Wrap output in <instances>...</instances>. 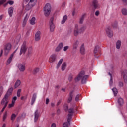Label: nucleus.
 <instances>
[{"label": "nucleus", "mask_w": 127, "mask_h": 127, "mask_svg": "<svg viewBox=\"0 0 127 127\" xmlns=\"http://www.w3.org/2000/svg\"><path fill=\"white\" fill-rule=\"evenodd\" d=\"M53 20H54V18L51 17L49 23L50 31L51 32H53L54 31V29H55V24L53 22Z\"/></svg>", "instance_id": "3"}, {"label": "nucleus", "mask_w": 127, "mask_h": 127, "mask_svg": "<svg viewBox=\"0 0 127 127\" xmlns=\"http://www.w3.org/2000/svg\"><path fill=\"white\" fill-rule=\"evenodd\" d=\"M15 118H16V115L15 114H12L11 116V121H14V120H15Z\"/></svg>", "instance_id": "42"}, {"label": "nucleus", "mask_w": 127, "mask_h": 127, "mask_svg": "<svg viewBox=\"0 0 127 127\" xmlns=\"http://www.w3.org/2000/svg\"><path fill=\"white\" fill-rule=\"evenodd\" d=\"M80 53L82 55H84V54L86 53V50H85V47L84 46V44H82L80 47Z\"/></svg>", "instance_id": "20"}, {"label": "nucleus", "mask_w": 127, "mask_h": 127, "mask_svg": "<svg viewBox=\"0 0 127 127\" xmlns=\"http://www.w3.org/2000/svg\"><path fill=\"white\" fill-rule=\"evenodd\" d=\"M106 33L108 37H113L114 35V33H113V31H112V28L111 27L108 26L106 27Z\"/></svg>", "instance_id": "7"}, {"label": "nucleus", "mask_w": 127, "mask_h": 127, "mask_svg": "<svg viewBox=\"0 0 127 127\" xmlns=\"http://www.w3.org/2000/svg\"><path fill=\"white\" fill-rule=\"evenodd\" d=\"M73 112H68L67 119V122H65L64 124L63 127H69V126L70 125V122H71L72 120V116H73Z\"/></svg>", "instance_id": "2"}, {"label": "nucleus", "mask_w": 127, "mask_h": 127, "mask_svg": "<svg viewBox=\"0 0 127 127\" xmlns=\"http://www.w3.org/2000/svg\"><path fill=\"white\" fill-rule=\"evenodd\" d=\"M92 5L95 9H99L101 7V5L98 2V0H93L92 1Z\"/></svg>", "instance_id": "9"}, {"label": "nucleus", "mask_w": 127, "mask_h": 127, "mask_svg": "<svg viewBox=\"0 0 127 127\" xmlns=\"http://www.w3.org/2000/svg\"><path fill=\"white\" fill-rule=\"evenodd\" d=\"M28 18H29V15H28L27 14L25 16V18L24 19V20L23 21L22 26L23 27L26 25V23H27V20H28Z\"/></svg>", "instance_id": "17"}, {"label": "nucleus", "mask_w": 127, "mask_h": 127, "mask_svg": "<svg viewBox=\"0 0 127 127\" xmlns=\"http://www.w3.org/2000/svg\"><path fill=\"white\" fill-rule=\"evenodd\" d=\"M117 103L120 107L123 106V105H124V99L121 97L118 98L117 99Z\"/></svg>", "instance_id": "18"}, {"label": "nucleus", "mask_w": 127, "mask_h": 127, "mask_svg": "<svg viewBox=\"0 0 127 127\" xmlns=\"http://www.w3.org/2000/svg\"><path fill=\"white\" fill-rule=\"evenodd\" d=\"M57 56L55 54H54L50 56L49 59V63H53V62H55L56 60Z\"/></svg>", "instance_id": "10"}, {"label": "nucleus", "mask_w": 127, "mask_h": 127, "mask_svg": "<svg viewBox=\"0 0 127 127\" xmlns=\"http://www.w3.org/2000/svg\"><path fill=\"white\" fill-rule=\"evenodd\" d=\"M122 13L123 15H127V9L123 8L122 10Z\"/></svg>", "instance_id": "38"}, {"label": "nucleus", "mask_w": 127, "mask_h": 127, "mask_svg": "<svg viewBox=\"0 0 127 127\" xmlns=\"http://www.w3.org/2000/svg\"><path fill=\"white\" fill-rule=\"evenodd\" d=\"M79 46V41L76 40L74 42L73 44V49L75 50L78 48V46Z\"/></svg>", "instance_id": "32"}, {"label": "nucleus", "mask_w": 127, "mask_h": 127, "mask_svg": "<svg viewBox=\"0 0 127 127\" xmlns=\"http://www.w3.org/2000/svg\"><path fill=\"white\" fill-rule=\"evenodd\" d=\"M99 48H100V47L98 45H96L95 47V48L94 50V53L95 56V57H96V58H98L99 57V56H97V55H98V52H99Z\"/></svg>", "instance_id": "19"}, {"label": "nucleus", "mask_w": 127, "mask_h": 127, "mask_svg": "<svg viewBox=\"0 0 127 127\" xmlns=\"http://www.w3.org/2000/svg\"><path fill=\"white\" fill-rule=\"evenodd\" d=\"M108 75L110 76V80L109 81L110 86H112L113 85V77H112V74L109 72Z\"/></svg>", "instance_id": "36"}, {"label": "nucleus", "mask_w": 127, "mask_h": 127, "mask_svg": "<svg viewBox=\"0 0 127 127\" xmlns=\"http://www.w3.org/2000/svg\"><path fill=\"white\" fill-rule=\"evenodd\" d=\"M17 49L10 55V57L7 61V65H9L10 63H11V61H12V58H13V56H14V54L16 52Z\"/></svg>", "instance_id": "13"}, {"label": "nucleus", "mask_w": 127, "mask_h": 127, "mask_svg": "<svg viewBox=\"0 0 127 127\" xmlns=\"http://www.w3.org/2000/svg\"><path fill=\"white\" fill-rule=\"evenodd\" d=\"M61 103V100H59V101L57 102V104H56V106H57V107H58V106H59V105H60Z\"/></svg>", "instance_id": "58"}, {"label": "nucleus", "mask_w": 127, "mask_h": 127, "mask_svg": "<svg viewBox=\"0 0 127 127\" xmlns=\"http://www.w3.org/2000/svg\"><path fill=\"white\" fill-rule=\"evenodd\" d=\"M7 117V112H5L4 114V116L3 117V121H5V120L6 119V117Z\"/></svg>", "instance_id": "49"}, {"label": "nucleus", "mask_w": 127, "mask_h": 127, "mask_svg": "<svg viewBox=\"0 0 127 127\" xmlns=\"http://www.w3.org/2000/svg\"><path fill=\"white\" fill-rule=\"evenodd\" d=\"M51 107H55V103L54 102L51 103Z\"/></svg>", "instance_id": "59"}, {"label": "nucleus", "mask_w": 127, "mask_h": 127, "mask_svg": "<svg viewBox=\"0 0 127 127\" xmlns=\"http://www.w3.org/2000/svg\"><path fill=\"white\" fill-rule=\"evenodd\" d=\"M72 80H73V75L70 74L69 77H68V81L69 82H71V81H72Z\"/></svg>", "instance_id": "50"}, {"label": "nucleus", "mask_w": 127, "mask_h": 127, "mask_svg": "<svg viewBox=\"0 0 127 127\" xmlns=\"http://www.w3.org/2000/svg\"><path fill=\"white\" fill-rule=\"evenodd\" d=\"M95 14L96 16H99V15H100V11L97 10L95 12Z\"/></svg>", "instance_id": "55"}, {"label": "nucleus", "mask_w": 127, "mask_h": 127, "mask_svg": "<svg viewBox=\"0 0 127 127\" xmlns=\"http://www.w3.org/2000/svg\"><path fill=\"white\" fill-rule=\"evenodd\" d=\"M122 1H123L125 4H127V0H122Z\"/></svg>", "instance_id": "62"}, {"label": "nucleus", "mask_w": 127, "mask_h": 127, "mask_svg": "<svg viewBox=\"0 0 127 127\" xmlns=\"http://www.w3.org/2000/svg\"><path fill=\"white\" fill-rule=\"evenodd\" d=\"M63 43H60L56 47L55 51L56 52H59V51H61L62 48H63Z\"/></svg>", "instance_id": "11"}, {"label": "nucleus", "mask_w": 127, "mask_h": 127, "mask_svg": "<svg viewBox=\"0 0 127 127\" xmlns=\"http://www.w3.org/2000/svg\"><path fill=\"white\" fill-rule=\"evenodd\" d=\"M67 18H68V17L67 16V15L64 16L63 17V20L61 22V24H64V23H65V22H66V20H67Z\"/></svg>", "instance_id": "35"}, {"label": "nucleus", "mask_w": 127, "mask_h": 127, "mask_svg": "<svg viewBox=\"0 0 127 127\" xmlns=\"http://www.w3.org/2000/svg\"><path fill=\"white\" fill-rule=\"evenodd\" d=\"M11 50V44L8 43L5 45L4 51L5 55H7Z\"/></svg>", "instance_id": "4"}, {"label": "nucleus", "mask_w": 127, "mask_h": 127, "mask_svg": "<svg viewBox=\"0 0 127 127\" xmlns=\"http://www.w3.org/2000/svg\"><path fill=\"white\" fill-rule=\"evenodd\" d=\"M26 2H28L29 4H30L31 6H34L35 4H36V2L37 1L36 0H25Z\"/></svg>", "instance_id": "16"}, {"label": "nucleus", "mask_w": 127, "mask_h": 127, "mask_svg": "<svg viewBox=\"0 0 127 127\" xmlns=\"http://www.w3.org/2000/svg\"><path fill=\"white\" fill-rule=\"evenodd\" d=\"M15 103L14 102H12L8 105V108H13V107H14V105Z\"/></svg>", "instance_id": "47"}, {"label": "nucleus", "mask_w": 127, "mask_h": 127, "mask_svg": "<svg viewBox=\"0 0 127 127\" xmlns=\"http://www.w3.org/2000/svg\"><path fill=\"white\" fill-rule=\"evenodd\" d=\"M73 93H74V91H72L70 92L69 97L68 99V103H70L72 101V100L73 99V96H74Z\"/></svg>", "instance_id": "25"}, {"label": "nucleus", "mask_w": 127, "mask_h": 127, "mask_svg": "<svg viewBox=\"0 0 127 127\" xmlns=\"http://www.w3.org/2000/svg\"><path fill=\"white\" fill-rule=\"evenodd\" d=\"M64 108L65 111H67V110H68V104H65L64 105Z\"/></svg>", "instance_id": "54"}, {"label": "nucleus", "mask_w": 127, "mask_h": 127, "mask_svg": "<svg viewBox=\"0 0 127 127\" xmlns=\"http://www.w3.org/2000/svg\"><path fill=\"white\" fill-rule=\"evenodd\" d=\"M28 54H31L32 53V47H29L28 49Z\"/></svg>", "instance_id": "43"}, {"label": "nucleus", "mask_w": 127, "mask_h": 127, "mask_svg": "<svg viewBox=\"0 0 127 127\" xmlns=\"http://www.w3.org/2000/svg\"><path fill=\"white\" fill-rule=\"evenodd\" d=\"M69 49V46H66L64 47V51L66 52Z\"/></svg>", "instance_id": "53"}, {"label": "nucleus", "mask_w": 127, "mask_h": 127, "mask_svg": "<svg viewBox=\"0 0 127 127\" xmlns=\"http://www.w3.org/2000/svg\"><path fill=\"white\" fill-rule=\"evenodd\" d=\"M80 30H81V31H84V30H85V28L84 27H81L80 29Z\"/></svg>", "instance_id": "63"}, {"label": "nucleus", "mask_w": 127, "mask_h": 127, "mask_svg": "<svg viewBox=\"0 0 127 127\" xmlns=\"http://www.w3.org/2000/svg\"><path fill=\"white\" fill-rule=\"evenodd\" d=\"M80 97H81V94H78L76 95L75 97V101L76 102H78L79 101V99H80Z\"/></svg>", "instance_id": "46"}, {"label": "nucleus", "mask_w": 127, "mask_h": 127, "mask_svg": "<svg viewBox=\"0 0 127 127\" xmlns=\"http://www.w3.org/2000/svg\"><path fill=\"white\" fill-rule=\"evenodd\" d=\"M77 110L76 108H74L73 107H71L68 109V112H76Z\"/></svg>", "instance_id": "45"}, {"label": "nucleus", "mask_w": 127, "mask_h": 127, "mask_svg": "<svg viewBox=\"0 0 127 127\" xmlns=\"http://www.w3.org/2000/svg\"><path fill=\"white\" fill-rule=\"evenodd\" d=\"M86 16V14H83L81 16V17H80V19H79V23L80 24H82V23H83L84 22V20L85 19V17Z\"/></svg>", "instance_id": "28"}, {"label": "nucleus", "mask_w": 127, "mask_h": 127, "mask_svg": "<svg viewBox=\"0 0 127 127\" xmlns=\"http://www.w3.org/2000/svg\"><path fill=\"white\" fill-rule=\"evenodd\" d=\"M122 45V41L121 40H118L116 42V49H120L121 48V46Z\"/></svg>", "instance_id": "26"}, {"label": "nucleus", "mask_w": 127, "mask_h": 127, "mask_svg": "<svg viewBox=\"0 0 127 127\" xmlns=\"http://www.w3.org/2000/svg\"><path fill=\"white\" fill-rule=\"evenodd\" d=\"M20 93H21V89H19L17 91V97H20Z\"/></svg>", "instance_id": "48"}, {"label": "nucleus", "mask_w": 127, "mask_h": 127, "mask_svg": "<svg viewBox=\"0 0 127 127\" xmlns=\"http://www.w3.org/2000/svg\"><path fill=\"white\" fill-rule=\"evenodd\" d=\"M20 84H21L20 80H17L15 83L14 88H15V89H16V88H18V87H19V86H20Z\"/></svg>", "instance_id": "31"}, {"label": "nucleus", "mask_w": 127, "mask_h": 127, "mask_svg": "<svg viewBox=\"0 0 127 127\" xmlns=\"http://www.w3.org/2000/svg\"><path fill=\"white\" fill-rule=\"evenodd\" d=\"M38 72H39V68H36L33 70V74H34V75H35V74H37Z\"/></svg>", "instance_id": "40"}, {"label": "nucleus", "mask_w": 127, "mask_h": 127, "mask_svg": "<svg viewBox=\"0 0 127 127\" xmlns=\"http://www.w3.org/2000/svg\"><path fill=\"white\" fill-rule=\"evenodd\" d=\"M6 2V0H0V6L1 5V4H3Z\"/></svg>", "instance_id": "51"}, {"label": "nucleus", "mask_w": 127, "mask_h": 127, "mask_svg": "<svg viewBox=\"0 0 127 127\" xmlns=\"http://www.w3.org/2000/svg\"><path fill=\"white\" fill-rule=\"evenodd\" d=\"M112 90L113 92V94H114V96H116L117 94H118V90L117 89V88H113V89H112Z\"/></svg>", "instance_id": "39"}, {"label": "nucleus", "mask_w": 127, "mask_h": 127, "mask_svg": "<svg viewBox=\"0 0 127 127\" xmlns=\"http://www.w3.org/2000/svg\"><path fill=\"white\" fill-rule=\"evenodd\" d=\"M65 5H66V3H63L62 6V7H65Z\"/></svg>", "instance_id": "64"}, {"label": "nucleus", "mask_w": 127, "mask_h": 127, "mask_svg": "<svg viewBox=\"0 0 127 127\" xmlns=\"http://www.w3.org/2000/svg\"><path fill=\"white\" fill-rule=\"evenodd\" d=\"M17 100V97L14 96V97H13V98H12V102L13 103H15V101H16Z\"/></svg>", "instance_id": "52"}, {"label": "nucleus", "mask_w": 127, "mask_h": 127, "mask_svg": "<svg viewBox=\"0 0 127 127\" xmlns=\"http://www.w3.org/2000/svg\"><path fill=\"white\" fill-rule=\"evenodd\" d=\"M51 5L49 3L46 4L44 8V10H49L51 11Z\"/></svg>", "instance_id": "24"}, {"label": "nucleus", "mask_w": 127, "mask_h": 127, "mask_svg": "<svg viewBox=\"0 0 127 127\" xmlns=\"http://www.w3.org/2000/svg\"><path fill=\"white\" fill-rule=\"evenodd\" d=\"M8 3L10 4V5H12L14 2L13 1H8Z\"/></svg>", "instance_id": "56"}, {"label": "nucleus", "mask_w": 127, "mask_h": 127, "mask_svg": "<svg viewBox=\"0 0 127 127\" xmlns=\"http://www.w3.org/2000/svg\"><path fill=\"white\" fill-rule=\"evenodd\" d=\"M73 34L74 36H78L79 35V25H75L73 31Z\"/></svg>", "instance_id": "14"}, {"label": "nucleus", "mask_w": 127, "mask_h": 127, "mask_svg": "<svg viewBox=\"0 0 127 127\" xmlns=\"http://www.w3.org/2000/svg\"><path fill=\"white\" fill-rule=\"evenodd\" d=\"M50 100L48 98L46 99V105H48L49 103Z\"/></svg>", "instance_id": "57"}, {"label": "nucleus", "mask_w": 127, "mask_h": 127, "mask_svg": "<svg viewBox=\"0 0 127 127\" xmlns=\"http://www.w3.org/2000/svg\"><path fill=\"white\" fill-rule=\"evenodd\" d=\"M23 14V9L20 10L18 12V16H21Z\"/></svg>", "instance_id": "41"}, {"label": "nucleus", "mask_w": 127, "mask_h": 127, "mask_svg": "<svg viewBox=\"0 0 127 127\" xmlns=\"http://www.w3.org/2000/svg\"><path fill=\"white\" fill-rule=\"evenodd\" d=\"M37 97V96L36 93H34L33 95L32 100H31V105H33V104H34V103H35V101L36 100Z\"/></svg>", "instance_id": "27"}, {"label": "nucleus", "mask_w": 127, "mask_h": 127, "mask_svg": "<svg viewBox=\"0 0 127 127\" xmlns=\"http://www.w3.org/2000/svg\"><path fill=\"white\" fill-rule=\"evenodd\" d=\"M66 66L67 64L66 63H63L61 66L62 71H65V69H66Z\"/></svg>", "instance_id": "34"}, {"label": "nucleus", "mask_w": 127, "mask_h": 127, "mask_svg": "<svg viewBox=\"0 0 127 127\" xmlns=\"http://www.w3.org/2000/svg\"><path fill=\"white\" fill-rule=\"evenodd\" d=\"M89 76L85 75V71H82L75 77L74 80L75 82H79L82 79V83L86 84L87 83V79Z\"/></svg>", "instance_id": "1"}, {"label": "nucleus", "mask_w": 127, "mask_h": 127, "mask_svg": "<svg viewBox=\"0 0 127 127\" xmlns=\"http://www.w3.org/2000/svg\"><path fill=\"white\" fill-rule=\"evenodd\" d=\"M14 10V8L12 7H11L8 9V13L10 17H11V16H12V14H13Z\"/></svg>", "instance_id": "21"}, {"label": "nucleus", "mask_w": 127, "mask_h": 127, "mask_svg": "<svg viewBox=\"0 0 127 127\" xmlns=\"http://www.w3.org/2000/svg\"><path fill=\"white\" fill-rule=\"evenodd\" d=\"M40 114L39 112H35L34 113V123H36L38 120V118H39V115Z\"/></svg>", "instance_id": "22"}, {"label": "nucleus", "mask_w": 127, "mask_h": 127, "mask_svg": "<svg viewBox=\"0 0 127 127\" xmlns=\"http://www.w3.org/2000/svg\"><path fill=\"white\" fill-rule=\"evenodd\" d=\"M41 38V31L38 30L35 34V41H39Z\"/></svg>", "instance_id": "8"}, {"label": "nucleus", "mask_w": 127, "mask_h": 127, "mask_svg": "<svg viewBox=\"0 0 127 127\" xmlns=\"http://www.w3.org/2000/svg\"><path fill=\"white\" fill-rule=\"evenodd\" d=\"M26 50H27V45H26V42H24L21 47L20 55H21V54H24L26 52Z\"/></svg>", "instance_id": "6"}, {"label": "nucleus", "mask_w": 127, "mask_h": 127, "mask_svg": "<svg viewBox=\"0 0 127 127\" xmlns=\"http://www.w3.org/2000/svg\"><path fill=\"white\" fill-rule=\"evenodd\" d=\"M17 67L20 72H24L25 71V65L22 64H18Z\"/></svg>", "instance_id": "12"}, {"label": "nucleus", "mask_w": 127, "mask_h": 127, "mask_svg": "<svg viewBox=\"0 0 127 127\" xmlns=\"http://www.w3.org/2000/svg\"><path fill=\"white\" fill-rule=\"evenodd\" d=\"M112 27H113V28H117V27H118V22H115L113 23L112 24Z\"/></svg>", "instance_id": "44"}, {"label": "nucleus", "mask_w": 127, "mask_h": 127, "mask_svg": "<svg viewBox=\"0 0 127 127\" xmlns=\"http://www.w3.org/2000/svg\"><path fill=\"white\" fill-rule=\"evenodd\" d=\"M76 14V11L73 10V12H72V16H75V15Z\"/></svg>", "instance_id": "61"}, {"label": "nucleus", "mask_w": 127, "mask_h": 127, "mask_svg": "<svg viewBox=\"0 0 127 127\" xmlns=\"http://www.w3.org/2000/svg\"><path fill=\"white\" fill-rule=\"evenodd\" d=\"M63 62V59H61L59 61V62L57 64V66H56L57 69H59V68L60 67V66H61V64H62Z\"/></svg>", "instance_id": "30"}, {"label": "nucleus", "mask_w": 127, "mask_h": 127, "mask_svg": "<svg viewBox=\"0 0 127 127\" xmlns=\"http://www.w3.org/2000/svg\"><path fill=\"white\" fill-rule=\"evenodd\" d=\"M13 91V88L11 87V88H9L6 95H7L8 97L9 98V96H10V95H11V94H12Z\"/></svg>", "instance_id": "29"}, {"label": "nucleus", "mask_w": 127, "mask_h": 127, "mask_svg": "<svg viewBox=\"0 0 127 127\" xmlns=\"http://www.w3.org/2000/svg\"><path fill=\"white\" fill-rule=\"evenodd\" d=\"M51 11L44 10V15L46 17L49 16L50 15V13Z\"/></svg>", "instance_id": "33"}, {"label": "nucleus", "mask_w": 127, "mask_h": 127, "mask_svg": "<svg viewBox=\"0 0 127 127\" xmlns=\"http://www.w3.org/2000/svg\"><path fill=\"white\" fill-rule=\"evenodd\" d=\"M122 76L123 77L124 81L125 83H127V70H124L122 72Z\"/></svg>", "instance_id": "15"}, {"label": "nucleus", "mask_w": 127, "mask_h": 127, "mask_svg": "<svg viewBox=\"0 0 127 127\" xmlns=\"http://www.w3.org/2000/svg\"><path fill=\"white\" fill-rule=\"evenodd\" d=\"M9 102V97L8 95H5L3 99L1 102L2 106H5V107H7V104Z\"/></svg>", "instance_id": "5"}, {"label": "nucleus", "mask_w": 127, "mask_h": 127, "mask_svg": "<svg viewBox=\"0 0 127 127\" xmlns=\"http://www.w3.org/2000/svg\"><path fill=\"white\" fill-rule=\"evenodd\" d=\"M33 7V6H31L29 3L26 5V10H30Z\"/></svg>", "instance_id": "37"}, {"label": "nucleus", "mask_w": 127, "mask_h": 127, "mask_svg": "<svg viewBox=\"0 0 127 127\" xmlns=\"http://www.w3.org/2000/svg\"><path fill=\"white\" fill-rule=\"evenodd\" d=\"M36 18L34 17H33L31 18V19H30L29 22L31 25H35L36 23Z\"/></svg>", "instance_id": "23"}, {"label": "nucleus", "mask_w": 127, "mask_h": 127, "mask_svg": "<svg viewBox=\"0 0 127 127\" xmlns=\"http://www.w3.org/2000/svg\"><path fill=\"white\" fill-rule=\"evenodd\" d=\"M51 127H56V124H55V123H53L51 125Z\"/></svg>", "instance_id": "60"}]
</instances>
